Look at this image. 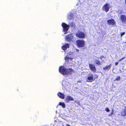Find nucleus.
Segmentation results:
<instances>
[{"mask_svg":"<svg viewBox=\"0 0 126 126\" xmlns=\"http://www.w3.org/2000/svg\"><path fill=\"white\" fill-rule=\"evenodd\" d=\"M59 105L62 106L63 108H64L65 107V105L64 102H60L59 103Z\"/></svg>","mask_w":126,"mask_h":126,"instance_id":"obj_17","label":"nucleus"},{"mask_svg":"<svg viewBox=\"0 0 126 126\" xmlns=\"http://www.w3.org/2000/svg\"><path fill=\"white\" fill-rule=\"evenodd\" d=\"M118 63L117 62H116L115 63L116 65H117Z\"/></svg>","mask_w":126,"mask_h":126,"instance_id":"obj_28","label":"nucleus"},{"mask_svg":"<svg viewBox=\"0 0 126 126\" xmlns=\"http://www.w3.org/2000/svg\"><path fill=\"white\" fill-rule=\"evenodd\" d=\"M65 100L66 102H68L70 100L73 101L74 100L71 96H68L65 98Z\"/></svg>","mask_w":126,"mask_h":126,"instance_id":"obj_13","label":"nucleus"},{"mask_svg":"<svg viewBox=\"0 0 126 126\" xmlns=\"http://www.w3.org/2000/svg\"><path fill=\"white\" fill-rule=\"evenodd\" d=\"M98 77V76L96 74L94 75V77L93 75L91 73H90L88 74L87 76L86 77V81L87 82H91L94 81Z\"/></svg>","mask_w":126,"mask_h":126,"instance_id":"obj_2","label":"nucleus"},{"mask_svg":"<svg viewBox=\"0 0 126 126\" xmlns=\"http://www.w3.org/2000/svg\"><path fill=\"white\" fill-rule=\"evenodd\" d=\"M89 68L93 72H95L96 71V68L94 64H89Z\"/></svg>","mask_w":126,"mask_h":126,"instance_id":"obj_9","label":"nucleus"},{"mask_svg":"<svg viewBox=\"0 0 126 126\" xmlns=\"http://www.w3.org/2000/svg\"><path fill=\"white\" fill-rule=\"evenodd\" d=\"M104 58V56H101L99 57V58L100 59L102 60V58Z\"/></svg>","mask_w":126,"mask_h":126,"instance_id":"obj_27","label":"nucleus"},{"mask_svg":"<svg viewBox=\"0 0 126 126\" xmlns=\"http://www.w3.org/2000/svg\"><path fill=\"white\" fill-rule=\"evenodd\" d=\"M110 6L109 4L107 3H106L103 6L102 9L103 10L107 12L109 10L110 8Z\"/></svg>","mask_w":126,"mask_h":126,"instance_id":"obj_6","label":"nucleus"},{"mask_svg":"<svg viewBox=\"0 0 126 126\" xmlns=\"http://www.w3.org/2000/svg\"><path fill=\"white\" fill-rule=\"evenodd\" d=\"M76 103H77V104H78V105H80V104L79 101H77L76 102Z\"/></svg>","mask_w":126,"mask_h":126,"instance_id":"obj_26","label":"nucleus"},{"mask_svg":"<svg viewBox=\"0 0 126 126\" xmlns=\"http://www.w3.org/2000/svg\"><path fill=\"white\" fill-rule=\"evenodd\" d=\"M125 34V32H121L120 33V36L121 37H122V36L124 35Z\"/></svg>","mask_w":126,"mask_h":126,"instance_id":"obj_22","label":"nucleus"},{"mask_svg":"<svg viewBox=\"0 0 126 126\" xmlns=\"http://www.w3.org/2000/svg\"><path fill=\"white\" fill-rule=\"evenodd\" d=\"M120 76L117 77H116L114 81L119 80H120Z\"/></svg>","mask_w":126,"mask_h":126,"instance_id":"obj_20","label":"nucleus"},{"mask_svg":"<svg viewBox=\"0 0 126 126\" xmlns=\"http://www.w3.org/2000/svg\"><path fill=\"white\" fill-rule=\"evenodd\" d=\"M121 114L122 116H125L126 115V107L125 108V109L121 113Z\"/></svg>","mask_w":126,"mask_h":126,"instance_id":"obj_15","label":"nucleus"},{"mask_svg":"<svg viewBox=\"0 0 126 126\" xmlns=\"http://www.w3.org/2000/svg\"><path fill=\"white\" fill-rule=\"evenodd\" d=\"M71 26L72 27H74L75 26V24L73 23V22H72L71 23Z\"/></svg>","mask_w":126,"mask_h":126,"instance_id":"obj_23","label":"nucleus"},{"mask_svg":"<svg viewBox=\"0 0 126 126\" xmlns=\"http://www.w3.org/2000/svg\"><path fill=\"white\" fill-rule=\"evenodd\" d=\"M76 51H78V52H79V50L78 49H76Z\"/></svg>","mask_w":126,"mask_h":126,"instance_id":"obj_29","label":"nucleus"},{"mask_svg":"<svg viewBox=\"0 0 126 126\" xmlns=\"http://www.w3.org/2000/svg\"><path fill=\"white\" fill-rule=\"evenodd\" d=\"M73 59V58H71L68 57H67V56L65 57V60L67 61L68 62L69 59H70V60H72Z\"/></svg>","mask_w":126,"mask_h":126,"instance_id":"obj_18","label":"nucleus"},{"mask_svg":"<svg viewBox=\"0 0 126 126\" xmlns=\"http://www.w3.org/2000/svg\"><path fill=\"white\" fill-rule=\"evenodd\" d=\"M57 95L58 97L62 99H63L64 98V94L63 93L59 92L57 93Z\"/></svg>","mask_w":126,"mask_h":126,"instance_id":"obj_12","label":"nucleus"},{"mask_svg":"<svg viewBox=\"0 0 126 126\" xmlns=\"http://www.w3.org/2000/svg\"><path fill=\"white\" fill-rule=\"evenodd\" d=\"M62 26L63 28V31L65 32V34L67 33V32L69 28V26L66 24L64 22H63L62 24Z\"/></svg>","mask_w":126,"mask_h":126,"instance_id":"obj_5","label":"nucleus"},{"mask_svg":"<svg viewBox=\"0 0 126 126\" xmlns=\"http://www.w3.org/2000/svg\"><path fill=\"white\" fill-rule=\"evenodd\" d=\"M76 43L77 46L79 47H83L85 45L84 41L82 40H78L76 41Z\"/></svg>","mask_w":126,"mask_h":126,"instance_id":"obj_4","label":"nucleus"},{"mask_svg":"<svg viewBox=\"0 0 126 126\" xmlns=\"http://www.w3.org/2000/svg\"><path fill=\"white\" fill-rule=\"evenodd\" d=\"M69 46L70 45L68 44H65L62 46V50H66L67 48L69 47Z\"/></svg>","mask_w":126,"mask_h":126,"instance_id":"obj_11","label":"nucleus"},{"mask_svg":"<svg viewBox=\"0 0 126 126\" xmlns=\"http://www.w3.org/2000/svg\"><path fill=\"white\" fill-rule=\"evenodd\" d=\"M73 14L72 13H70L68 15V18L69 19H71L72 18Z\"/></svg>","mask_w":126,"mask_h":126,"instance_id":"obj_19","label":"nucleus"},{"mask_svg":"<svg viewBox=\"0 0 126 126\" xmlns=\"http://www.w3.org/2000/svg\"><path fill=\"white\" fill-rule=\"evenodd\" d=\"M107 22L108 24L109 25H111L113 26L116 23L115 21L113 19L108 20L107 21Z\"/></svg>","mask_w":126,"mask_h":126,"instance_id":"obj_7","label":"nucleus"},{"mask_svg":"<svg viewBox=\"0 0 126 126\" xmlns=\"http://www.w3.org/2000/svg\"><path fill=\"white\" fill-rule=\"evenodd\" d=\"M120 19L123 23H125L126 22V16L125 15H121Z\"/></svg>","mask_w":126,"mask_h":126,"instance_id":"obj_10","label":"nucleus"},{"mask_svg":"<svg viewBox=\"0 0 126 126\" xmlns=\"http://www.w3.org/2000/svg\"><path fill=\"white\" fill-rule=\"evenodd\" d=\"M125 58V57H123L122 58H121L119 60H118V61H120L121 60H123Z\"/></svg>","mask_w":126,"mask_h":126,"instance_id":"obj_25","label":"nucleus"},{"mask_svg":"<svg viewBox=\"0 0 126 126\" xmlns=\"http://www.w3.org/2000/svg\"><path fill=\"white\" fill-rule=\"evenodd\" d=\"M66 126H71L70 125L68 124H67L66 125Z\"/></svg>","mask_w":126,"mask_h":126,"instance_id":"obj_30","label":"nucleus"},{"mask_svg":"<svg viewBox=\"0 0 126 126\" xmlns=\"http://www.w3.org/2000/svg\"><path fill=\"white\" fill-rule=\"evenodd\" d=\"M59 71L64 75H71L72 73L74 72V70L72 68L67 69L64 68V66H61L60 67Z\"/></svg>","mask_w":126,"mask_h":126,"instance_id":"obj_1","label":"nucleus"},{"mask_svg":"<svg viewBox=\"0 0 126 126\" xmlns=\"http://www.w3.org/2000/svg\"><path fill=\"white\" fill-rule=\"evenodd\" d=\"M95 63L98 65H101V62H100V61L97 60H95Z\"/></svg>","mask_w":126,"mask_h":126,"instance_id":"obj_16","label":"nucleus"},{"mask_svg":"<svg viewBox=\"0 0 126 126\" xmlns=\"http://www.w3.org/2000/svg\"><path fill=\"white\" fill-rule=\"evenodd\" d=\"M73 37L71 34H70L66 35L65 37V39L68 41H72L73 39Z\"/></svg>","mask_w":126,"mask_h":126,"instance_id":"obj_8","label":"nucleus"},{"mask_svg":"<svg viewBox=\"0 0 126 126\" xmlns=\"http://www.w3.org/2000/svg\"><path fill=\"white\" fill-rule=\"evenodd\" d=\"M111 66V64H110L108 65H107L103 67L104 70H109Z\"/></svg>","mask_w":126,"mask_h":126,"instance_id":"obj_14","label":"nucleus"},{"mask_svg":"<svg viewBox=\"0 0 126 126\" xmlns=\"http://www.w3.org/2000/svg\"><path fill=\"white\" fill-rule=\"evenodd\" d=\"M113 109L112 110L111 112L110 113L109 116H110L111 115H112L113 114Z\"/></svg>","mask_w":126,"mask_h":126,"instance_id":"obj_24","label":"nucleus"},{"mask_svg":"<svg viewBox=\"0 0 126 126\" xmlns=\"http://www.w3.org/2000/svg\"><path fill=\"white\" fill-rule=\"evenodd\" d=\"M105 110L107 112H109L110 111V110L108 107H106L105 108Z\"/></svg>","mask_w":126,"mask_h":126,"instance_id":"obj_21","label":"nucleus"},{"mask_svg":"<svg viewBox=\"0 0 126 126\" xmlns=\"http://www.w3.org/2000/svg\"><path fill=\"white\" fill-rule=\"evenodd\" d=\"M76 36L79 38L82 39L85 38V34L83 32L78 30L76 33Z\"/></svg>","mask_w":126,"mask_h":126,"instance_id":"obj_3","label":"nucleus"}]
</instances>
